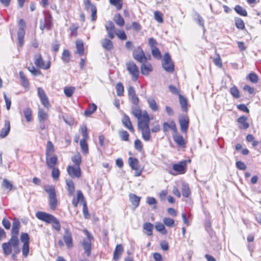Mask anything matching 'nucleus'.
<instances>
[{"mask_svg": "<svg viewBox=\"0 0 261 261\" xmlns=\"http://www.w3.org/2000/svg\"><path fill=\"white\" fill-rule=\"evenodd\" d=\"M106 29L108 32L109 37L113 39L115 37V27L112 21H109L106 24Z\"/></svg>", "mask_w": 261, "mask_h": 261, "instance_id": "nucleus-13", "label": "nucleus"}, {"mask_svg": "<svg viewBox=\"0 0 261 261\" xmlns=\"http://www.w3.org/2000/svg\"><path fill=\"white\" fill-rule=\"evenodd\" d=\"M63 239L64 243L68 249H71L73 248V243L72 233L70 230L67 228L64 229V233L63 236Z\"/></svg>", "mask_w": 261, "mask_h": 261, "instance_id": "nucleus-9", "label": "nucleus"}, {"mask_svg": "<svg viewBox=\"0 0 261 261\" xmlns=\"http://www.w3.org/2000/svg\"><path fill=\"white\" fill-rule=\"evenodd\" d=\"M20 240L23 244H29L30 237L29 234L27 233H21Z\"/></svg>", "mask_w": 261, "mask_h": 261, "instance_id": "nucleus-58", "label": "nucleus"}, {"mask_svg": "<svg viewBox=\"0 0 261 261\" xmlns=\"http://www.w3.org/2000/svg\"><path fill=\"white\" fill-rule=\"evenodd\" d=\"M66 185L67 186V190L68 192V194L69 195H72L75 190L74 185L72 180H66Z\"/></svg>", "mask_w": 261, "mask_h": 261, "instance_id": "nucleus-34", "label": "nucleus"}, {"mask_svg": "<svg viewBox=\"0 0 261 261\" xmlns=\"http://www.w3.org/2000/svg\"><path fill=\"white\" fill-rule=\"evenodd\" d=\"M134 58L138 62L143 63L146 62L148 60H150V57H147L144 53L140 46L135 48L133 53Z\"/></svg>", "mask_w": 261, "mask_h": 261, "instance_id": "nucleus-5", "label": "nucleus"}, {"mask_svg": "<svg viewBox=\"0 0 261 261\" xmlns=\"http://www.w3.org/2000/svg\"><path fill=\"white\" fill-rule=\"evenodd\" d=\"M76 53L82 56L84 53V43L82 40H76L75 42Z\"/></svg>", "mask_w": 261, "mask_h": 261, "instance_id": "nucleus-31", "label": "nucleus"}, {"mask_svg": "<svg viewBox=\"0 0 261 261\" xmlns=\"http://www.w3.org/2000/svg\"><path fill=\"white\" fill-rule=\"evenodd\" d=\"M37 92L42 103L47 107L49 105V102L44 90L42 88L39 87L37 89Z\"/></svg>", "mask_w": 261, "mask_h": 261, "instance_id": "nucleus-14", "label": "nucleus"}, {"mask_svg": "<svg viewBox=\"0 0 261 261\" xmlns=\"http://www.w3.org/2000/svg\"><path fill=\"white\" fill-rule=\"evenodd\" d=\"M248 78L250 82H251L253 83H256L258 82V76L256 74L254 73H250L248 75Z\"/></svg>", "mask_w": 261, "mask_h": 261, "instance_id": "nucleus-60", "label": "nucleus"}, {"mask_svg": "<svg viewBox=\"0 0 261 261\" xmlns=\"http://www.w3.org/2000/svg\"><path fill=\"white\" fill-rule=\"evenodd\" d=\"M119 134L122 140L125 141L128 140L129 134L126 130H120L119 132Z\"/></svg>", "mask_w": 261, "mask_h": 261, "instance_id": "nucleus-55", "label": "nucleus"}, {"mask_svg": "<svg viewBox=\"0 0 261 261\" xmlns=\"http://www.w3.org/2000/svg\"><path fill=\"white\" fill-rule=\"evenodd\" d=\"M12 248L13 246L8 242L2 244L3 253L6 256H8L12 253Z\"/></svg>", "mask_w": 261, "mask_h": 261, "instance_id": "nucleus-27", "label": "nucleus"}, {"mask_svg": "<svg viewBox=\"0 0 261 261\" xmlns=\"http://www.w3.org/2000/svg\"><path fill=\"white\" fill-rule=\"evenodd\" d=\"M110 4L115 6L118 10H120L122 7V0H109Z\"/></svg>", "mask_w": 261, "mask_h": 261, "instance_id": "nucleus-46", "label": "nucleus"}, {"mask_svg": "<svg viewBox=\"0 0 261 261\" xmlns=\"http://www.w3.org/2000/svg\"><path fill=\"white\" fill-rule=\"evenodd\" d=\"M80 146H81V147L83 152L84 154L88 153V146L87 143H86V141H85L84 140H80Z\"/></svg>", "mask_w": 261, "mask_h": 261, "instance_id": "nucleus-52", "label": "nucleus"}, {"mask_svg": "<svg viewBox=\"0 0 261 261\" xmlns=\"http://www.w3.org/2000/svg\"><path fill=\"white\" fill-rule=\"evenodd\" d=\"M81 133L82 134V136L83 137V138L82 140H84L85 141H87L88 138V135L87 133V128L85 124H83L80 127Z\"/></svg>", "mask_w": 261, "mask_h": 261, "instance_id": "nucleus-44", "label": "nucleus"}, {"mask_svg": "<svg viewBox=\"0 0 261 261\" xmlns=\"http://www.w3.org/2000/svg\"><path fill=\"white\" fill-rule=\"evenodd\" d=\"M179 99L182 111L184 112H187L188 110L187 99L181 95H179Z\"/></svg>", "mask_w": 261, "mask_h": 261, "instance_id": "nucleus-35", "label": "nucleus"}, {"mask_svg": "<svg viewBox=\"0 0 261 261\" xmlns=\"http://www.w3.org/2000/svg\"><path fill=\"white\" fill-rule=\"evenodd\" d=\"M213 62L214 64L218 67L221 68L222 67L221 59L219 54L216 55V57L214 59Z\"/></svg>", "mask_w": 261, "mask_h": 261, "instance_id": "nucleus-59", "label": "nucleus"}, {"mask_svg": "<svg viewBox=\"0 0 261 261\" xmlns=\"http://www.w3.org/2000/svg\"><path fill=\"white\" fill-rule=\"evenodd\" d=\"M25 34L24 29L22 28H19L17 32V39L18 45L22 47L23 45V39Z\"/></svg>", "mask_w": 261, "mask_h": 261, "instance_id": "nucleus-24", "label": "nucleus"}, {"mask_svg": "<svg viewBox=\"0 0 261 261\" xmlns=\"http://www.w3.org/2000/svg\"><path fill=\"white\" fill-rule=\"evenodd\" d=\"M51 169H52L51 176L53 178L56 180L58 179L60 174L59 170L55 167Z\"/></svg>", "mask_w": 261, "mask_h": 261, "instance_id": "nucleus-62", "label": "nucleus"}, {"mask_svg": "<svg viewBox=\"0 0 261 261\" xmlns=\"http://www.w3.org/2000/svg\"><path fill=\"white\" fill-rule=\"evenodd\" d=\"M153 227V225L150 222L145 223L143 225V229L146 231V234L148 236H152Z\"/></svg>", "mask_w": 261, "mask_h": 261, "instance_id": "nucleus-30", "label": "nucleus"}, {"mask_svg": "<svg viewBox=\"0 0 261 261\" xmlns=\"http://www.w3.org/2000/svg\"><path fill=\"white\" fill-rule=\"evenodd\" d=\"M69 175L72 178H80L81 176V171L80 166H69L67 168Z\"/></svg>", "mask_w": 261, "mask_h": 261, "instance_id": "nucleus-11", "label": "nucleus"}, {"mask_svg": "<svg viewBox=\"0 0 261 261\" xmlns=\"http://www.w3.org/2000/svg\"><path fill=\"white\" fill-rule=\"evenodd\" d=\"M19 77L20 79V82L21 83V85L25 89H29V82L27 79L26 76H25L24 73L20 71L19 72Z\"/></svg>", "mask_w": 261, "mask_h": 261, "instance_id": "nucleus-22", "label": "nucleus"}, {"mask_svg": "<svg viewBox=\"0 0 261 261\" xmlns=\"http://www.w3.org/2000/svg\"><path fill=\"white\" fill-rule=\"evenodd\" d=\"M127 70L132 76L133 81H137L139 78L140 72L138 67L133 61H129L126 63Z\"/></svg>", "mask_w": 261, "mask_h": 261, "instance_id": "nucleus-4", "label": "nucleus"}, {"mask_svg": "<svg viewBox=\"0 0 261 261\" xmlns=\"http://www.w3.org/2000/svg\"><path fill=\"white\" fill-rule=\"evenodd\" d=\"M36 217L38 219L47 223H51L53 228L56 230L59 231L61 230L60 222L54 216L45 212L39 211L36 213Z\"/></svg>", "mask_w": 261, "mask_h": 261, "instance_id": "nucleus-1", "label": "nucleus"}, {"mask_svg": "<svg viewBox=\"0 0 261 261\" xmlns=\"http://www.w3.org/2000/svg\"><path fill=\"white\" fill-rule=\"evenodd\" d=\"M173 138L175 143L180 147H185V141L181 135H179L177 133H174L173 134Z\"/></svg>", "mask_w": 261, "mask_h": 261, "instance_id": "nucleus-19", "label": "nucleus"}, {"mask_svg": "<svg viewBox=\"0 0 261 261\" xmlns=\"http://www.w3.org/2000/svg\"><path fill=\"white\" fill-rule=\"evenodd\" d=\"M71 160L75 166H80L82 162L81 155L79 153L72 156Z\"/></svg>", "mask_w": 261, "mask_h": 261, "instance_id": "nucleus-36", "label": "nucleus"}, {"mask_svg": "<svg viewBox=\"0 0 261 261\" xmlns=\"http://www.w3.org/2000/svg\"><path fill=\"white\" fill-rule=\"evenodd\" d=\"M116 90L117 95L118 96H121L123 94L124 87L121 83H118L116 84Z\"/></svg>", "mask_w": 261, "mask_h": 261, "instance_id": "nucleus-47", "label": "nucleus"}, {"mask_svg": "<svg viewBox=\"0 0 261 261\" xmlns=\"http://www.w3.org/2000/svg\"><path fill=\"white\" fill-rule=\"evenodd\" d=\"M155 228L157 231L163 234H166L167 232L164 225L160 222L155 223Z\"/></svg>", "mask_w": 261, "mask_h": 261, "instance_id": "nucleus-39", "label": "nucleus"}, {"mask_svg": "<svg viewBox=\"0 0 261 261\" xmlns=\"http://www.w3.org/2000/svg\"><path fill=\"white\" fill-rule=\"evenodd\" d=\"M123 252V247L121 244L117 245L115 249L113 254V259L117 260L120 258L121 255Z\"/></svg>", "mask_w": 261, "mask_h": 261, "instance_id": "nucleus-21", "label": "nucleus"}, {"mask_svg": "<svg viewBox=\"0 0 261 261\" xmlns=\"http://www.w3.org/2000/svg\"><path fill=\"white\" fill-rule=\"evenodd\" d=\"M138 120L139 128H149L150 118L149 115H135Z\"/></svg>", "mask_w": 261, "mask_h": 261, "instance_id": "nucleus-10", "label": "nucleus"}, {"mask_svg": "<svg viewBox=\"0 0 261 261\" xmlns=\"http://www.w3.org/2000/svg\"><path fill=\"white\" fill-rule=\"evenodd\" d=\"M2 186L6 189L11 191L13 188V185L7 179H4L2 183Z\"/></svg>", "mask_w": 261, "mask_h": 261, "instance_id": "nucleus-54", "label": "nucleus"}, {"mask_svg": "<svg viewBox=\"0 0 261 261\" xmlns=\"http://www.w3.org/2000/svg\"><path fill=\"white\" fill-rule=\"evenodd\" d=\"M141 130L142 138L145 141H148L150 138V133L149 128H140Z\"/></svg>", "mask_w": 261, "mask_h": 261, "instance_id": "nucleus-33", "label": "nucleus"}, {"mask_svg": "<svg viewBox=\"0 0 261 261\" xmlns=\"http://www.w3.org/2000/svg\"><path fill=\"white\" fill-rule=\"evenodd\" d=\"M44 190L48 194L49 203L50 208L54 210L57 206L58 201L55 187L53 185H46L44 187Z\"/></svg>", "mask_w": 261, "mask_h": 261, "instance_id": "nucleus-2", "label": "nucleus"}, {"mask_svg": "<svg viewBox=\"0 0 261 261\" xmlns=\"http://www.w3.org/2000/svg\"><path fill=\"white\" fill-rule=\"evenodd\" d=\"M46 163L48 168H53L57 163V157L56 155L45 156Z\"/></svg>", "mask_w": 261, "mask_h": 261, "instance_id": "nucleus-15", "label": "nucleus"}, {"mask_svg": "<svg viewBox=\"0 0 261 261\" xmlns=\"http://www.w3.org/2000/svg\"><path fill=\"white\" fill-rule=\"evenodd\" d=\"M153 57L156 59H160L162 57L161 54L158 47L151 49Z\"/></svg>", "mask_w": 261, "mask_h": 261, "instance_id": "nucleus-53", "label": "nucleus"}, {"mask_svg": "<svg viewBox=\"0 0 261 261\" xmlns=\"http://www.w3.org/2000/svg\"><path fill=\"white\" fill-rule=\"evenodd\" d=\"M140 69L141 73L144 75H148L153 70L152 66L150 63H142Z\"/></svg>", "mask_w": 261, "mask_h": 261, "instance_id": "nucleus-16", "label": "nucleus"}, {"mask_svg": "<svg viewBox=\"0 0 261 261\" xmlns=\"http://www.w3.org/2000/svg\"><path fill=\"white\" fill-rule=\"evenodd\" d=\"M123 125L130 132H133L134 129L132 123L127 115H125L122 120Z\"/></svg>", "mask_w": 261, "mask_h": 261, "instance_id": "nucleus-26", "label": "nucleus"}, {"mask_svg": "<svg viewBox=\"0 0 261 261\" xmlns=\"http://www.w3.org/2000/svg\"><path fill=\"white\" fill-rule=\"evenodd\" d=\"M74 91V88L72 87H66L64 89V94L68 97H70L72 95Z\"/></svg>", "mask_w": 261, "mask_h": 261, "instance_id": "nucleus-51", "label": "nucleus"}, {"mask_svg": "<svg viewBox=\"0 0 261 261\" xmlns=\"http://www.w3.org/2000/svg\"><path fill=\"white\" fill-rule=\"evenodd\" d=\"M163 128L164 132H166L169 129L172 130L174 133L177 132L176 124L173 121L164 122L163 123Z\"/></svg>", "mask_w": 261, "mask_h": 261, "instance_id": "nucleus-17", "label": "nucleus"}, {"mask_svg": "<svg viewBox=\"0 0 261 261\" xmlns=\"http://www.w3.org/2000/svg\"><path fill=\"white\" fill-rule=\"evenodd\" d=\"M46 23V28L50 30L52 27V17L50 15H46L43 20Z\"/></svg>", "mask_w": 261, "mask_h": 261, "instance_id": "nucleus-43", "label": "nucleus"}, {"mask_svg": "<svg viewBox=\"0 0 261 261\" xmlns=\"http://www.w3.org/2000/svg\"><path fill=\"white\" fill-rule=\"evenodd\" d=\"M235 25L239 30H244L245 29V23L243 20L239 17L234 18Z\"/></svg>", "mask_w": 261, "mask_h": 261, "instance_id": "nucleus-37", "label": "nucleus"}, {"mask_svg": "<svg viewBox=\"0 0 261 261\" xmlns=\"http://www.w3.org/2000/svg\"><path fill=\"white\" fill-rule=\"evenodd\" d=\"M11 245L13 246V247H15L18 246L19 244V241L18 237L16 236H11L10 239L8 241V242Z\"/></svg>", "mask_w": 261, "mask_h": 261, "instance_id": "nucleus-41", "label": "nucleus"}, {"mask_svg": "<svg viewBox=\"0 0 261 261\" xmlns=\"http://www.w3.org/2000/svg\"><path fill=\"white\" fill-rule=\"evenodd\" d=\"M230 93L231 95L236 98L240 97V92L236 86H233L230 89Z\"/></svg>", "mask_w": 261, "mask_h": 261, "instance_id": "nucleus-42", "label": "nucleus"}, {"mask_svg": "<svg viewBox=\"0 0 261 261\" xmlns=\"http://www.w3.org/2000/svg\"><path fill=\"white\" fill-rule=\"evenodd\" d=\"M55 148L53 143L48 141L46 146L45 156H51L54 154Z\"/></svg>", "mask_w": 261, "mask_h": 261, "instance_id": "nucleus-23", "label": "nucleus"}, {"mask_svg": "<svg viewBox=\"0 0 261 261\" xmlns=\"http://www.w3.org/2000/svg\"><path fill=\"white\" fill-rule=\"evenodd\" d=\"M135 148L137 150L141 151L142 150L143 147L142 142L139 139H137L135 141L134 143Z\"/></svg>", "mask_w": 261, "mask_h": 261, "instance_id": "nucleus-63", "label": "nucleus"}, {"mask_svg": "<svg viewBox=\"0 0 261 261\" xmlns=\"http://www.w3.org/2000/svg\"><path fill=\"white\" fill-rule=\"evenodd\" d=\"M181 131L186 133L189 127V119L187 115H181L178 118Z\"/></svg>", "mask_w": 261, "mask_h": 261, "instance_id": "nucleus-12", "label": "nucleus"}, {"mask_svg": "<svg viewBox=\"0 0 261 261\" xmlns=\"http://www.w3.org/2000/svg\"><path fill=\"white\" fill-rule=\"evenodd\" d=\"M84 233L87 236V238L84 239L82 242V246L84 250V252L87 256H89L91 252V241L94 239L92 234L86 229L84 230Z\"/></svg>", "mask_w": 261, "mask_h": 261, "instance_id": "nucleus-3", "label": "nucleus"}, {"mask_svg": "<svg viewBox=\"0 0 261 261\" xmlns=\"http://www.w3.org/2000/svg\"><path fill=\"white\" fill-rule=\"evenodd\" d=\"M147 102H148L149 108L153 112H157L158 111L159 107H158V106L154 98H151V97L148 98L147 99Z\"/></svg>", "mask_w": 261, "mask_h": 261, "instance_id": "nucleus-28", "label": "nucleus"}, {"mask_svg": "<svg viewBox=\"0 0 261 261\" xmlns=\"http://www.w3.org/2000/svg\"><path fill=\"white\" fill-rule=\"evenodd\" d=\"M115 34L120 39L122 40L126 39V35L124 31H119L118 32L115 33Z\"/></svg>", "mask_w": 261, "mask_h": 261, "instance_id": "nucleus-64", "label": "nucleus"}, {"mask_svg": "<svg viewBox=\"0 0 261 261\" xmlns=\"http://www.w3.org/2000/svg\"><path fill=\"white\" fill-rule=\"evenodd\" d=\"M164 224L167 227H174L175 225L174 220L170 218H165L163 220Z\"/></svg>", "mask_w": 261, "mask_h": 261, "instance_id": "nucleus-49", "label": "nucleus"}, {"mask_svg": "<svg viewBox=\"0 0 261 261\" xmlns=\"http://www.w3.org/2000/svg\"><path fill=\"white\" fill-rule=\"evenodd\" d=\"M70 53L68 50H64L62 53V60L65 63H67L70 61Z\"/></svg>", "mask_w": 261, "mask_h": 261, "instance_id": "nucleus-50", "label": "nucleus"}, {"mask_svg": "<svg viewBox=\"0 0 261 261\" xmlns=\"http://www.w3.org/2000/svg\"><path fill=\"white\" fill-rule=\"evenodd\" d=\"M162 65L166 71L169 73L173 72L174 69V64L168 53H167L164 55Z\"/></svg>", "mask_w": 261, "mask_h": 261, "instance_id": "nucleus-7", "label": "nucleus"}, {"mask_svg": "<svg viewBox=\"0 0 261 261\" xmlns=\"http://www.w3.org/2000/svg\"><path fill=\"white\" fill-rule=\"evenodd\" d=\"M129 165L135 170H138L139 168V161L136 158L130 157L128 159Z\"/></svg>", "mask_w": 261, "mask_h": 261, "instance_id": "nucleus-32", "label": "nucleus"}, {"mask_svg": "<svg viewBox=\"0 0 261 261\" xmlns=\"http://www.w3.org/2000/svg\"><path fill=\"white\" fill-rule=\"evenodd\" d=\"M102 47L106 50L111 51L113 48V42L107 38H104L101 41Z\"/></svg>", "mask_w": 261, "mask_h": 261, "instance_id": "nucleus-20", "label": "nucleus"}, {"mask_svg": "<svg viewBox=\"0 0 261 261\" xmlns=\"http://www.w3.org/2000/svg\"><path fill=\"white\" fill-rule=\"evenodd\" d=\"M64 121L69 125H72L74 123V120L71 115H65L63 117Z\"/></svg>", "mask_w": 261, "mask_h": 261, "instance_id": "nucleus-57", "label": "nucleus"}, {"mask_svg": "<svg viewBox=\"0 0 261 261\" xmlns=\"http://www.w3.org/2000/svg\"><path fill=\"white\" fill-rule=\"evenodd\" d=\"M154 19L159 23L163 22V14L159 11H156L154 12Z\"/></svg>", "mask_w": 261, "mask_h": 261, "instance_id": "nucleus-56", "label": "nucleus"}, {"mask_svg": "<svg viewBox=\"0 0 261 261\" xmlns=\"http://www.w3.org/2000/svg\"><path fill=\"white\" fill-rule=\"evenodd\" d=\"M190 162V161H182L178 163L174 164L173 165V170L176 172V173L169 171V173L173 175H176V174H184L187 170V163Z\"/></svg>", "mask_w": 261, "mask_h": 261, "instance_id": "nucleus-6", "label": "nucleus"}, {"mask_svg": "<svg viewBox=\"0 0 261 261\" xmlns=\"http://www.w3.org/2000/svg\"><path fill=\"white\" fill-rule=\"evenodd\" d=\"M114 20L120 27H122L124 24V19L120 14H117L114 16Z\"/></svg>", "mask_w": 261, "mask_h": 261, "instance_id": "nucleus-40", "label": "nucleus"}, {"mask_svg": "<svg viewBox=\"0 0 261 261\" xmlns=\"http://www.w3.org/2000/svg\"><path fill=\"white\" fill-rule=\"evenodd\" d=\"M234 11L239 15L243 16H247L246 10L240 5H237L234 8Z\"/></svg>", "mask_w": 261, "mask_h": 261, "instance_id": "nucleus-38", "label": "nucleus"}, {"mask_svg": "<svg viewBox=\"0 0 261 261\" xmlns=\"http://www.w3.org/2000/svg\"><path fill=\"white\" fill-rule=\"evenodd\" d=\"M97 109V106L94 103H92L89 105L88 108L87 109L84 114H92Z\"/></svg>", "mask_w": 261, "mask_h": 261, "instance_id": "nucleus-45", "label": "nucleus"}, {"mask_svg": "<svg viewBox=\"0 0 261 261\" xmlns=\"http://www.w3.org/2000/svg\"><path fill=\"white\" fill-rule=\"evenodd\" d=\"M129 198L132 204L134 205L135 207H137L139 204L140 197L134 194H130Z\"/></svg>", "mask_w": 261, "mask_h": 261, "instance_id": "nucleus-29", "label": "nucleus"}, {"mask_svg": "<svg viewBox=\"0 0 261 261\" xmlns=\"http://www.w3.org/2000/svg\"><path fill=\"white\" fill-rule=\"evenodd\" d=\"M22 254L26 257L29 252V244H23L22 249Z\"/></svg>", "mask_w": 261, "mask_h": 261, "instance_id": "nucleus-61", "label": "nucleus"}, {"mask_svg": "<svg viewBox=\"0 0 261 261\" xmlns=\"http://www.w3.org/2000/svg\"><path fill=\"white\" fill-rule=\"evenodd\" d=\"M10 130V123L9 120H5L4 127L0 132V138H4L9 134Z\"/></svg>", "mask_w": 261, "mask_h": 261, "instance_id": "nucleus-18", "label": "nucleus"}, {"mask_svg": "<svg viewBox=\"0 0 261 261\" xmlns=\"http://www.w3.org/2000/svg\"><path fill=\"white\" fill-rule=\"evenodd\" d=\"M182 194L185 197H188L189 196L190 191L188 185L184 184L182 185Z\"/></svg>", "mask_w": 261, "mask_h": 261, "instance_id": "nucleus-48", "label": "nucleus"}, {"mask_svg": "<svg viewBox=\"0 0 261 261\" xmlns=\"http://www.w3.org/2000/svg\"><path fill=\"white\" fill-rule=\"evenodd\" d=\"M34 63L37 67L43 69H48L50 68V62L48 61L45 63L40 54H36L34 57Z\"/></svg>", "mask_w": 261, "mask_h": 261, "instance_id": "nucleus-8", "label": "nucleus"}, {"mask_svg": "<svg viewBox=\"0 0 261 261\" xmlns=\"http://www.w3.org/2000/svg\"><path fill=\"white\" fill-rule=\"evenodd\" d=\"M247 117L242 116L238 119V122L239 123V128L241 129H246L249 127V124L247 122Z\"/></svg>", "mask_w": 261, "mask_h": 261, "instance_id": "nucleus-25", "label": "nucleus"}]
</instances>
